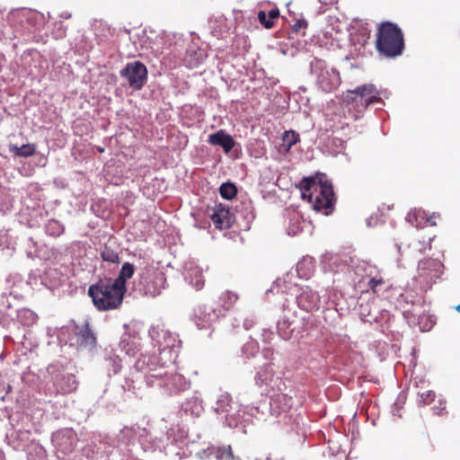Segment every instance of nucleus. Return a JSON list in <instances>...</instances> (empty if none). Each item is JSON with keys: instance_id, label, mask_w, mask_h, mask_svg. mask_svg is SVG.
I'll list each match as a JSON object with an SVG mask.
<instances>
[{"instance_id": "a878e982", "label": "nucleus", "mask_w": 460, "mask_h": 460, "mask_svg": "<svg viewBox=\"0 0 460 460\" xmlns=\"http://www.w3.org/2000/svg\"><path fill=\"white\" fill-rule=\"evenodd\" d=\"M215 453L217 460H233L234 458L230 447L217 448Z\"/></svg>"}, {"instance_id": "cd10ccee", "label": "nucleus", "mask_w": 460, "mask_h": 460, "mask_svg": "<svg viewBox=\"0 0 460 460\" xmlns=\"http://www.w3.org/2000/svg\"><path fill=\"white\" fill-rule=\"evenodd\" d=\"M385 284V280L381 277L371 278L368 281V287L373 293L377 294L379 292V287Z\"/></svg>"}, {"instance_id": "473e14b6", "label": "nucleus", "mask_w": 460, "mask_h": 460, "mask_svg": "<svg viewBox=\"0 0 460 460\" xmlns=\"http://www.w3.org/2000/svg\"><path fill=\"white\" fill-rule=\"evenodd\" d=\"M62 450L64 452H72V450H73L72 444L70 443L69 446H67L66 447L63 448Z\"/></svg>"}, {"instance_id": "6e6552de", "label": "nucleus", "mask_w": 460, "mask_h": 460, "mask_svg": "<svg viewBox=\"0 0 460 460\" xmlns=\"http://www.w3.org/2000/svg\"><path fill=\"white\" fill-rule=\"evenodd\" d=\"M154 377L162 379L161 385L167 388L170 394H177L185 391L190 387V382L184 376L174 368L171 370L159 371Z\"/></svg>"}, {"instance_id": "9d476101", "label": "nucleus", "mask_w": 460, "mask_h": 460, "mask_svg": "<svg viewBox=\"0 0 460 460\" xmlns=\"http://www.w3.org/2000/svg\"><path fill=\"white\" fill-rule=\"evenodd\" d=\"M210 218L219 230H226L232 226L234 223V215L230 212L229 208L223 204H217L212 208Z\"/></svg>"}, {"instance_id": "412c9836", "label": "nucleus", "mask_w": 460, "mask_h": 460, "mask_svg": "<svg viewBox=\"0 0 460 460\" xmlns=\"http://www.w3.org/2000/svg\"><path fill=\"white\" fill-rule=\"evenodd\" d=\"M237 296L230 291L224 292L220 297V308H217L219 314H222L225 311L229 310L236 302Z\"/></svg>"}, {"instance_id": "6ab92c4d", "label": "nucleus", "mask_w": 460, "mask_h": 460, "mask_svg": "<svg viewBox=\"0 0 460 460\" xmlns=\"http://www.w3.org/2000/svg\"><path fill=\"white\" fill-rule=\"evenodd\" d=\"M299 141V135L293 131H286L282 137V144L279 146V151L286 154L290 148Z\"/></svg>"}, {"instance_id": "b1692460", "label": "nucleus", "mask_w": 460, "mask_h": 460, "mask_svg": "<svg viewBox=\"0 0 460 460\" xmlns=\"http://www.w3.org/2000/svg\"><path fill=\"white\" fill-rule=\"evenodd\" d=\"M101 256L104 261L111 263H119V256L118 252L113 251L111 247L105 246L101 252Z\"/></svg>"}, {"instance_id": "9b49d317", "label": "nucleus", "mask_w": 460, "mask_h": 460, "mask_svg": "<svg viewBox=\"0 0 460 460\" xmlns=\"http://www.w3.org/2000/svg\"><path fill=\"white\" fill-rule=\"evenodd\" d=\"M296 300L297 305L301 309L307 312H311L318 308L320 297L316 292L313 291L312 289L306 287L297 296Z\"/></svg>"}, {"instance_id": "f8f14e48", "label": "nucleus", "mask_w": 460, "mask_h": 460, "mask_svg": "<svg viewBox=\"0 0 460 460\" xmlns=\"http://www.w3.org/2000/svg\"><path fill=\"white\" fill-rule=\"evenodd\" d=\"M293 404L292 397L286 394H278L271 398L270 412L272 415L279 416L288 412Z\"/></svg>"}, {"instance_id": "dca6fc26", "label": "nucleus", "mask_w": 460, "mask_h": 460, "mask_svg": "<svg viewBox=\"0 0 460 460\" xmlns=\"http://www.w3.org/2000/svg\"><path fill=\"white\" fill-rule=\"evenodd\" d=\"M55 385L57 393L63 394H70L74 392L77 387L75 378L72 375L61 376L57 380Z\"/></svg>"}, {"instance_id": "c756f323", "label": "nucleus", "mask_w": 460, "mask_h": 460, "mask_svg": "<svg viewBox=\"0 0 460 460\" xmlns=\"http://www.w3.org/2000/svg\"><path fill=\"white\" fill-rule=\"evenodd\" d=\"M268 18L274 22L275 19L279 17V10L278 8L271 9L267 14Z\"/></svg>"}, {"instance_id": "423d86ee", "label": "nucleus", "mask_w": 460, "mask_h": 460, "mask_svg": "<svg viewBox=\"0 0 460 460\" xmlns=\"http://www.w3.org/2000/svg\"><path fill=\"white\" fill-rule=\"evenodd\" d=\"M165 282L164 274L158 270L146 269L140 275V284L143 286L145 296L152 297L159 296L164 288Z\"/></svg>"}, {"instance_id": "1a4fd4ad", "label": "nucleus", "mask_w": 460, "mask_h": 460, "mask_svg": "<svg viewBox=\"0 0 460 460\" xmlns=\"http://www.w3.org/2000/svg\"><path fill=\"white\" fill-rule=\"evenodd\" d=\"M120 75L127 78L129 85L140 90L147 78V69L140 61L128 63L121 71Z\"/></svg>"}, {"instance_id": "7c9ffc66", "label": "nucleus", "mask_w": 460, "mask_h": 460, "mask_svg": "<svg viewBox=\"0 0 460 460\" xmlns=\"http://www.w3.org/2000/svg\"><path fill=\"white\" fill-rule=\"evenodd\" d=\"M439 218V215L433 213L432 215H428V226H434L437 225L436 219Z\"/></svg>"}, {"instance_id": "2eb2a0df", "label": "nucleus", "mask_w": 460, "mask_h": 460, "mask_svg": "<svg viewBox=\"0 0 460 460\" xmlns=\"http://www.w3.org/2000/svg\"><path fill=\"white\" fill-rule=\"evenodd\" d=\"M76 342L81 347H88L94 346L96 343V337L93 331L91 330L88 323H85L77 332H76Z\"/></svg>"}, {"instance_id": "c85d7f7f", "label": "nucleus", "mask_w": 460, "mask_h": 460, "mask_svg": "<svg viewBox=\"0 0 460 460\" xmlns=\"http://www.w3.org/2000/svg\"><path fill=\"white\" fill-rule=\"evenodd\" d=\"M258 20L261 22V24L263 25L266 29H271L275 24V22H272L270 19L268 18V15L265 11H259Z\"/></svg>"}, {"instance_id": "f257e3e1", "label": "nucleus", "mask_w": 460, "mask_h": 460, "mask_svg": "<svg viewBox=\"0 0 460 460\" xmlns=\"http://www.w3.org/2000/svg\"><path fill=\"white\" fill-rule=\"evenodd\" d=\"M303 199L308 200L314 210L329 215L332 211L334 192L331 181L324 173L317 172L311 177H304L300 181Z\"/></svg>"}, {"instance_id": "bb28decb", "label": "nucleus", "mask_w": 460, "mask_h": 460, "mask_svg": "<svg viewBox=\"0 0 460 460\" xmlns=\"http://www.w3.org/2000/svg\"><path fill=\"white\" fill-rule=\"evenodd\" d=\"M190 283L197 290H200L201 288H203L205 279L202 276V273L199 270H196L194 272L193 276L191 277Z\"/></svg>"}, {"instance_id": "39448f33", "label": "nucleus", "mask_w": 460, "mask_h": 460, "mask_svg": "<svg viewBox=\"0 0 460 460\" xmlns=\"http://www.w3.org/2000/svg\"><path fill=\"white\" fill-rule=\"evenodd\" d=\"M313 69L317 75L316 84L322 91L331 93L340 86L341 75L335 68L328 67L322 60H315Z\"/></svg>"}, {"instance_id": "a211bd4d", "label": "nucleus", "mask_w": 460, "mask_h": 460, "mask_svg": "<svg viewBox=\"0 0 460 460\" xmlns=\"http://www.w3.org/2000/svg\"><path fill=\"white\" fill-rule=\"evenodd\" d=\"M407 220L415 227L423 228L428 226V214L421 208H415L408 214Z\"/></svg>"}, {"instance_id": "4be33fe9", "label": "nucleus", "mask_w": 460, "mask_h": 460, "mask_svg": "<svg viewBox=\"0 0 460 460\" xmlns=\"http://www.w3.org/2000/svg\"><path fill=\"white\" fill-rule=\"evenodd\" d=\"M119 346L121 349L124 350L127 354L135 356L138 351L139 344L137 342L135 338H132L129 335H126L121 340Z\"/></svg>"}, {"instance_id": "f03ea898", "label": "nucleus", "mask_w": 460, "mask_h": 460, "mask_svg": "<svg viewBox=\"0 0 460 460\" xmlns=\"http://www.w3.org/2000/svg\"><path fill=\"white\" fill-rule=\"evenodd\" d=\"M341 101L355 119L362 117L369 105L382 102L380 93L373 84H362L344 92Z\"/></svg>"}, {"instance_id": "0eeeda50", "label": "nucleus", "mask_w": 460, "mask_h": 460, "mask_svg": "<svg viewBox=\"0 0 460 460\" xmlns=\"http://www.w3.org/2000/svg\"><path fill=\"white\" fill-rule=\"evenodd\" d=\"M443 265L438 260L424 259L418 264L416 279L426 286H431L439 278Z\"/></svg>"}, {"instance_id": "ddd939ff", "label": "nucleus", "mask_w": 460, "mask_h": 460, "mask_svg": "<svg viewBox=\"0 0 460 460\" xmlns=\"http://www.w3.org/2000/svg\"><path fill=\"white\" fill-rule=\"evenodd\" d=\"M217 317V309L208 308L207 305H199L195 310V322L199 329L208 328Z\"/></svg>"}, {"instance_id": "393cba45", "label": "nucleus", "mask_w": 460, "mask_h": 460, "mask_svg": "<svg viewBox=\"0 0 460 460\" xmlns=\"http://www.w3.org/2000/svg\"><path fill=\"white\" fill-rule=\"evenodd\" d=\"M273 370L270 366L267 365L261 368V370L256 375L257 384L260 382L261 384H266L272 376Z\"/></svg>"}, {"instance_id": "f3484780", "label": "nucleus", "mask_w": 460, "mask_h": 460, "mask_svg": "<svg viewBox=\"0 0 460 460\" xmlns=\"http://www.w3.org/2000/svg\"><path fill=\"white\" fill-rule=\"evenodd\" d=\"M135 272L134 265L130 262H125L119 273L117 279H113L116 285H118L121 289L125 292L127 290L126 282L128 279H131Z\"/></svg>"}, {"instance_id": "aec40b11", "label": "nucleus", "mask_w": 460, "mask_h": 460, "mask_svg": "<svg viewBox=\"0 0 460 460\" xmlns=\"http://www.w3.org/2000/svg\"><path fill=\"white\" fill-rule=\"evenodd\" d=\"M9 151L16 156L30 157L35 155L36 146L35 144H25L19 147L16 145H10Z\"/></svg>"}, {"instance_id": "5701e85b", "label": "nucleus", "mask_w": 460, "mask_h": 460, "mask_svg": "<svg viewBox=\"0 0 460 460\" xmlns=\"http://www.w3.org/2000/svg\"><path fill=\"white\" fill-rule=\"evenodd\" d=\"M219 193L225 199H232L236 196L237 189L234 183L225 182L219 188Z\"/></svg>"}, {"instance_id": "4468645a", "label": "nucleus", "mask_w": 460, "mask_h": 460, "mask_svg": "<svg viewBox=\"0 0 460 460\" xmlns=\"http://www.w3.org/2000/svg\"><path fill=\"white\" fill-rule=\"evenodd\" d=\"M208 142L213 146H221L226 153L230 152L235 145L234 138L222 129L209 135Z\"/></svg>"}, {"instance_id": "20e7f679", "label": "nucleus", "mask_w": 460, "mask_h": 460, "mask_svg": "<svg viewBox=\"0 0 460 460\" xmlns=\"http://www.w3.org/2000/svg\"><path fill=\"white\" fill-rule=\"evenodd\" d=\"M376 49L379 54L386 58L402 55L404 49V39L402 31L397 24L384 22L378 25Z\"/></svg>"}, {"instance_id": "72a5a7b5", "label": "nucleus", "mask_w": 460, "mask_h": 460, "mask_svg": "<svg viewBox=\"0 0 460 460\" xmlns=\"http://www.w3.org/2000/svg\"><path fill=\"white\" fill-rule=\"evenodd\" d=\"M59 25H60V28L58 29V31H59L58 36L60 38H62L63 36H65V30H61V26H62L61 22L59 23Z\"/></svg>"}, {"instance_id": "2f4dec72", "label": "nucleus", "mask_w": 460, "mask_h": 460, "mask_svg": "<svg viewBox=\"0 0 460 460\" xmlns=\"http://www.w3.org/2000/svg\"><path fill=\"white\" fill-rule=\"evenodd\" d=\"M306 261H300L297 265V271L300 273V270L303 269V267L305 265Z\"/></svg>"}, {"instance_id": "7ed1b4c3", "label": "nucleus", "mask_w": 460, "mask_h": 460, "mask_svg": "<svg viewBox=\"0 0 460 460\" xmlns=\"http://www.w3.org/2000/svg\"><path fill=\"white\" fill-rule=\"evenodd\" d=\"M125 291L115 284L112 279H100L89 287L88 295L94 306L100 311L118 308L123 300Z\"/></svg>"}, {"instance_id": "f704fd0d", "label": "nucleus", "mask_w": 460, "mask_h": 460, "mask_svg": "<svg viewBox=\"0 0 460 460\" xmlns=\"http://www.w3.org/2000/svg\"><path fill=\"white\" fill-rule=\"evenodd\" d=\"M456 311L460 312V305L456 307Z\"/></svg>"}]
</instances>
